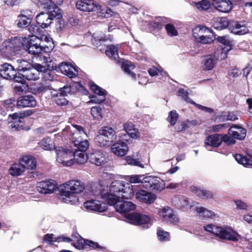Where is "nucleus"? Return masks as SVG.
Instances as JSON below:
<instances>
[{"instance_id":"obj_63","label":"nucleus","mask_w":252,"mask_h":252,"mask_svg":"<svg viewBox=\"0 0 252 252\" xmlns=\"http://www.w3.org/2000/svg\"><path fill=\"white\" fill-rule=\"evenodd\" d=\"M129 181L131 183H139L142 184L144 181L143 178L145 176L143 175H133L128 177Z\"/></svg>"},{"instance_id":"obj_38","label":"nucleus","mask_w":252,"mask_h":252,"mask_svg":"<svg viewBox=\"0 0 252 252\" xmlns=\"http://www.w3.org/2000/svg\"><path fill=\"white\" fill-rule=\"evenodd\" d=\"M121 67L124 72L129 75L133 79H136L135 73L131 71V70L135 68V66L131 62L126 61L123 62Z\"/></svg>"},{"instance_id":"obj_31","label":"nucleus","mask_w":252,"mask_h":252,"mask_svg":"<svg viewBox=\"0 0 252 252\" xmlns=\"http://www.w3.org/2000/svg\"><path fill=\"white\" fill-rule=\"evenodd\" d=\"M38 145L41 149L45 151L56 150L57 149L55 147L54 141L49 137H46L42 139L38 143Z\"/></svg>"},{"instance_id":"obj_44","label":"nucleus","mask_w":252,"mask_h":252,"mask_svg":"<svg viewBox=\"0 0 252 252\" xmlns=\"http://www.w3.org/2000/svg\"><path fill=\"white\" fill-rule=\"evenodd\" d=\"M125 187V184L120 181H114L112 182L110 186L109 191L117 194L122 192L123 188Z\"/></svg>"},{"instance_id":"obj_1","label":"nucleus","mask_w":252,"mask_h":252,"mask_svg":"<svg viewBox=\"0 0 252 252\" xmlns=\"http://www.w3.org/2000/svg\"><path fill=\"white\" fill-rule=\"evenodd\" d=\"M204 230L214 234L221 240H228L234 242L238 241V233L230 228H224L212 224L203 226Z\"/></svg>"},{"instance_id":"obj_16","label":"nucleus","mask_w":252,"mask_h":252,"mask_svg":"<svg viewBox=\"0 0 252 252\" xmlns=\"http://www.w3.org/2000/svg\"><path fill=\"white\" fill-rule=\"evenodd\" d=\"M228 134L234 139L239 140H244L247 134V131L245 128L238 125L232 124L228 130Z\"/></svg>"},{"instance_id":"obj_34","label":"nucleus","mask_w":252,"mask_h":252,"mask_svg":"<svg viewBox=\"0 0 252 252\" xmlns=\"http://www.w3.org/2000/svg\"><path fill=\"white\" fill-rule=\"evenodd\" d=\"M192 190L197 196L201 199H210L213 198V194L210 190L196 187H193Z\"/></svg>"},{"instance_id":"obj_52","label":"nucleus","mask_w":252,"mask_h":252,"mask_svg":"<svg viewBox=\"0 0 252 252\" xmlns=\"http://www.w3.org/2000/svg\"><path fill=\"white\" fill-rule=\"evenodd\" d=\"M196 211L200 216L204 218H210L214 215V212L202 207L196 208Z\"/></svg>"},{"instance_id":"obj_24","label":"nucleus","mask_w":252,"mask_h":252,"mask_svg":"<svg viewBox=\"0 0 252 252\" xmlns=\"http://www.w3.org/2000/svg\"><path fill=\"white\" fill-rule=\"evenodd\" d=\"M16 72V70L10 64L5 63L0 66V76L3 78L12 80V77L15 75Z\"/></svg>"},{"instance_id":"obj_23","label":"nucleus","mask_w":252,"mask_h":252,"mask_svg":"<svg viewBox=\"0 0 252 252\" xmlns=\"http://www.w3.org/2000/svg\"><path fill=\"white\" fill-rule=\"evenodd\" d=\"M205 146L218 148L221 144V134H213L207 136L204 140Z\"/></svg>"},{"instance_id":"obj_17","label":"nucleus","mask_w":252,"mask_h":252,"mask_svg":"<svg viewBox=\"0 0 252 252\" xmlns=\"http://www.w3.org/2000/svg\"><path fill=\"white\" fill-rule=\"evenodd\" d=\"M159 215L163 219L170 223L177 224L179 222V219L174 214L173 210L169 207H166L159 211Z\"/></svg>"},{"instance_id":"obj_49","label":"nucleus","mask_w":252,"mask_h":252,"mask_svg":"<svg viewBox=\"0 0 252 252\" xmlns=\"http://www.w3.org/2000/svg\"><path fill=\"white\" fill-rule=\"evenodd\" d=\"M17 63H18L17 69L20 73H22L24 70L30 67L32 65V63L23 59L17 60Z\"/></svg>"},{"instance_id":"obj_40","label":"nucleus","mask_w":252,"mask_h":252,"mask_svg":"<svg viewBox=\"0 0 252 252\" xmlns=\"http://www.w3.org/2000/svg\"><path fill=\"white\" fill-rule=\"evenodd\" d=\"M106 55L112 60L117 62L119 59L118 49L113 45H111L108 47V49L105 50Z\"/></svg>"},{"instance_id":"obj_7","label":"nucleus","mask_w":252,"mask_h":252,"mask_svg":"<svg viewBox=\"0 0 252 252\" xmlns=\"http://www.w3.org/2000/svg\"><path fill=\"white\" fill-rule=\"evenodd\" d=\"M212 33V31L204 26H197L192 30V34L194 38L200 43L209 44L213 42L215 38L210 36L203 35L205 32Z\"/></svg>"},{"instance_id":"obj_30","label":"nucleus","mask_w":252,"mask_h":252,"mask_svg":"<svg viewBox=\"0 0 252 252\" xmlns=\"http://www.w3.org/2000/svg\"><path fill=\"white\" fill-rule=\"evenodd\" d=\"M46 11L52 20L54 19H61L63 17L61 9L56 4H50L46 7Z\"/></svg>"},{"instance_id":"obj_13","label":"nucleus","mask_w":252,"mask_h":252,"mask_svg":"<svg viewBox=\"0 0 252 252\" xmlns=\"http://www.w3.org/2000/svg\"><path fill=\"white\" fill-rule=\"evenodd\" d=\"M126 218L131 223L140 225L149 223L151 220L150 218L146 215H142L137 213H131L127 215Z\"/></svg>"},{"instance_id":"obj_47","label":"nucleus","mask_w":252,"mask_h":252,"mask_svg":"<svg viewBox=\"0 0 252 252\" xmlns=\"http://www.w3.org/2000/svg\"><path fill=\"white\" fill-rule=\"evenodd\" d=\"M193 3L196 8L199 11L207 10L211 6L210 2L207 0H202Z\"/></svg>"},{"instance_id":"obj_20","label":"nucleus","mask_w":252,"mask_h":252,"mask_svg":"<svg viewBox=\"0 0 252 252\" xmlns=\"http://www.w3.org/2000/svg\"><path fill=\"white\" fill-rule=\"evenodd\" d=\"M212 4L217 10L223 13H228L233 8L230 0H213Z\"/></svg>"},{"instance_id":"obj_27","label":"nucleus","mask_w":252,"mask_h":252,"mask_svg":"<svg viewBox=\"0 0 252 252\" xmlns=\"http://www.w3.org/2000/svg\"><path fill=\"white\" fill-rule=\"evenodd\" d=\"M36 21L38 25L42 29H46L52 23V18L47 12H42L36 17Z\"/></svg>"},{"instance_id":"obj_59","label":"nucleus","mask_w":252,"mask_h":252,"mask_svg":"<svg viewBox=\"0 0 252 252\" xmlns=\"http://www.w3.org/2000/svg\"><path fill=\"white\" fill-rule=\"evenodd\" d=\"M174 202L175 205L180 209L185 208L188 205V201L184 197L175 198Z\"/></svg>"},{"instance_id":"obj_45","label":"nucleus","mask_w":252,"mask_h":252,"mask_svg":"<svg viewBox=\"0 0 252 252\" xmlns=\"http://www.w3.org/2000/svg\"><path fill=\"white\" fill-rule=\"evenodd\" d=\"M74 146L76 148L74 150L76 152H86L89 147V143L87 139H83L79 141L78 143H73Z\"/></svg>"},{"instance_id":"obj_48","label":"nucleus","mask_w":252,"mask_h":252,"mask_svg":"<svg viewBox=\"0 0 252 252\" xmlns=\"http://www.w3.org/2000/svg\"><path fill=\"white\" fill-rule=\"evenodd\" d=\"M91 113L94 119L100 121L102 119V109L100 106L93 107L91 109Z\"/></svg>"},{"instance_id":"obj_39","label":"nucleus","mask_w":252,"mask_h":252,"mask_svg":"<svg viewBox=\"0 0 252 252\" xmlns=\"http://www.w3.org/2000/svg\"><path fill=\"white\" fill-rule=\"evenodd\" d=\"M134 190L133 186L130 184H125V187L123 188L122 191V196L124 199H131L134 196Z\"/></svg>"},{"instance_id":"obj_11","label":"nucleus","mask_w":252,"mask_h":252,"mask_svg":"<svg viewBox=\"0 0 252 252\" xmlns=\"http://www.w3.org/2000/svg\"><path fill=\"white\" fill-rule=\"evenodd\" d=\"M32 18V12L31 10L21 11L16 21L17 27L21 29L28 28L31 24Z\"/></svg>"},{"instance_id":"obj_56","label":"nucleus","mask_w":252,"mask_h":252,"mask_svg":"<svg viewBox=\"0 0 252 252\" xmlns=\"http://www.w3.org/2000/svg\"><path fill=\"white\" fill-rule=\"evenodd\" d=\"M221 143L224 142L228 146H232L236 143V140L228 134H221Z\"/></svg>"},{"instance_id":"obj_8","label":"nucleus","mask_w":252,"mask_h":252,"mask_svg":"<svg viewBox=\"0 0 252 252\" xmlns=\"http://www.w3.org/2000/svg\"><path fill=\"white\" fill-rule=\"evenodd\" d=\"M38 42H40L36 36H31L30 38L26 39L24 41L23 47L24 50L29 53L39 56L41 54V45Z\"/></svg>"},{"instance_id":"obj_14","label":"nucleus","mask_w":252,"mask_h":252,"mask_svg":"<svg viewBox=\"0 0 252 252\" xmlns=\"http://www.w3.org/2000/svg\"><path fill=\"white\" fill-rule=\"evenodd\" d=\"M35 97L32 95H25L20 96L17 100L16 107H34L36 105Z\"/></svg>"},{"instance_id":"obj_12","label":"nucleus","mask_w":252,"mask_h":252,"mask_svg":"<svg viewBox=\"0 0 252 252\" xmlns=\"http://www.w3.org/2000/svg\"><path fill=\"white\" fill-rule=\"evenodd\" d=\"M77 9L84 12H93L99 10L100 7L94 0H79L76 3Z\"/></svg>"},{"instance_id":"obj_6","label":"nucleus","mask_w":252,"mask_h":252,"mask_svg":"<svg viewBox=\"0 0 252 252\" xmlns=\"http://www.w3.org/2000/svg\"><path fill=\"white\" fill-rule=\"evenodd\" d=\"M57 154V160L66 166L70 165L73 163L74 151L71 147L64 148L59 147L56 149Z\"/></svg>"},{"instance_id":"obj_25","label":"nucleus","mask_w":252,"mask_h":252,"mask_svg":"<svg viewBox=\"0 0 252 252\" xmlns=\"http://www.w3.org/2000/svg\"><path fill=\"white\" fill-rule=\"evenodd\" d=\"M217 59L214 55L205 56L202 62L201 67L204 71L212 70L217 63Z\"/></svg>"},{"instance_id":"obj_2","label":"nucleus","mask_w":252,"mask_h":252,"mask_svg":"<svg viewBox=\"0 0 252 252\" xmlns=\"http://www.w3.org/2000/svg\"><path fill=\"white\" fill-rule=\"evenodd\" d=\"M36 58L37 59L41 62V63H34L32 65L38 73V75L40 72H43L44 77L46 80H53L54 76L51 75V72L53 70L57 69V66L53 65V63L50 57L43 55H39L37 56Z\"/></svg>"},{"instance_id":"obj_5","label":"nucleus","mask_w":252,"mask_h":252,"mask_svg":"<svg viewBox=\"0 0 252 252\" xmlns=\"http://www.w3.org/2000/svg\"><path fill=\"white\" fill-rule=\"evenodd\" d=\"M143 187L155 192L161 191L165 188V184L162 180L157 176H149L143 178Z\"/></svg>"},{"instance_id":"obj_51","label":"nucleus","mask_w":252,"mask_h":252,"mask_svg":"<svg viewBox=\"0 0 252 252\" xmlns=\"http://www.w3.org/2000/svg\"><path fill=\"white\" fill-rule=\"evenodd\" d=\"M179 118V114L177 113L176 110H172L169 112L168 116L166 120L169 122L171 126H174Z\"/></svg>"},{"instance_id":"obj_41","label":"nucleus","mask_w":252,"mask_h":252,"mask_svg":"<svg viewBox=\"0 0 252 252\" xmlns=\"http://www.w3.org/2000/svg\"><path fill=\"white\" fill-rule=\"evenodd\" d=\"M89 158V155L86 152L74 151L73 159L79 164L85 163Z\"/></svg>"},{"instance_id":"obj_54","label":"nucleus","mask_w":252,"mask_h":252,"mask_svg":"<svg viewBox=\"0 0 252 252\" xmlns=\"http://www.w3.org/2000/svg\"><path fill=\"white\" fill-rule=\"evenodd\" d=\"M90 89L94 94H97L98 95L105 96L106 95V91L105 90L102 89L101 88H100L95 84H92L90 85Z\"/></svg>"},{"instance_id":"obj_57","label":"nucleus","mask_w":252,"mask_h":252,"mask_svg":"<svg viewBox=\"0 0 252 252\" xmlns=\"http://www.w3.org/2000/svg\"><path fill=\"white\" fill-rule=\"evenodd\" d=\"M87 250L89 249H98L102 251L106 250V248L100 246L97 243L92 240H88L87 242Z\"/></svg>"},{"instance_id":"obj_55","label":"nucleus","mask_w":252,"mask_h":252,"mask_svg":"<svg viewBox=\"0 0 252 252\" xmlns=\"http://www.w3.org/2000/svg\"><path fill=\"white\" fill-rule=\"evenodd\" d=\"M133 156H127L125 158L128 164L143 167V165L141 163L139 158H134Z\"/></svg>"},{"instance_id":"obj_32","label":"nucleus","mask_w":252,"mask_h":252,"mask_svg":"<svg viewBox=\"0 0 252 252\" xmlns=\"http://www.w3.org/2000/svg\"><path fill=\"white\" fill-rule=\"evenodd\" d=\"M66 96L58 92L55 94H52L51 99L57 105L60 106H66L69 103V101L66 98Z\"/></svg>"},{"instance_id":"obj_43","label":"nucleus","mask_w":252,"mask_h":252,"mask_svg":"<svg viewBox=\"0 0 252 252\" xmlns=\"http://www.w3.org/2000/svg\"><path fill=\"white\" fill-rule=\"evenodd\" d=\"M236 160L244 166L248 167L252 166V159L241 154H236L235 156Z\"/></svg>"},{"instance_id":"obj_22","label":"nucleus","mask_w":252,"mask_h":252,"mask_svg":"<svg viewBox=\"0 0 252 252\" xmlns=\"http://www.w3.org/2000/svg\"><path fill=\"white\" fill-rule=\"evenodd\" d=\"M57 188V185L52 180L40 182L37 186L38 191L43 194L52 193Z\"/></svg>"},{"instance_id":"obj_4","label":"nucleus","mask_w":252,"mask_h":252,"mask_svg":"<svg viewBox=\"0 0 252 252\" xmlns=\"http://www.w3.org/2000/svg\"><path fill=\"white\" fill-rule=\"evenodd\" d=\"M65 188L69 190H63L61 191V196L66 197V201L71 202V197L73 196L74 194H77L82 192L85 188L84 184L80 181L70 180L66 183Z\"/></svg>"},{"instance_id":"obj_15","label":"nucleus","mask_w":252,"mask_h":252,"mask_svg":"<svg viewBox=\"0 0 252 252\" xmlns=\"http://www.w3.org/2000/svg\"><path fill=\"white\" fill-rule=\"evenodd\" d=\"M84 206L88 210L98 212H104L108 209L106 203L96 200L86 201Z\"/></svg>"},{"instance_id":"obj_26","label":"nucleus","mask_w":252,"mask_h":252,"mask_svg":"<svg viewBox=\"0 0 252 252\" xmlns=\"http://www.w3.org/2000/svg\"><path fill=\"white\" fill-rule=\"evenodd\" d=\"M136 205L130 201L120 200L115 206L116 210L121 214H125L135 209Z\"/></svg>"},{"instance_id":"obj_58","label":"nucleus","mask_w":252,"mask_h":252,"mask_svg":"<svg viewBox=\"0 0 252 252\" xmlns=\"http://www.w3.org/2000/svg\"><path fill=\"white\" fill-rule=\"evenodd\" d=\"M216 39L219 43L222 44L226 47H228L229 48L228 49V50H229L231 49L232 43L228 38V36L226 35L218 36Z\"/></svg>"},{"instance_id":"obj_10","label":"nucleus","mask_w":252,"mask_h":252,"mask_svg":"<svg viewBox=\"0 0 252 252\" xmlns=\"http://www.w3.org/2000/svg\"><path fill=\"white\" fill-rule=\"evenodd\" d=\"M11 125L9 127L12 131L28 130L29 126L26 124L24 118L19 117L16 113L11 115Z\"/></svg>"},{"instance_id":"obj_29","label":"nucleus","mask_w":252,"mask_h":252,"mask_svg":"<svg viewBox=\"0 0 252 252\" xmlns=\"http://www.w3.org/2000/svg\"><path fill=\"white\" fill-rule=\"evenodd\" d=\"M25 79L28 80H37L39 77L38 73L34 68L33 65L26 70H24L22 73H19Z\"/></svg>"},{"instance_id":"obj_19","label":"nucleus","mask_w":252,"mask_h":252,"mask_svg":"<svg viewBox=\"0 0 252 252\" xmlns=\"http://www.w3.org/2000/svg\"><path fill=\"white\" fill-rule=\"evenodd\" d=\"M21 166L29 170H34L36 168V159L32 156L27 155L22 156L19 160Z\"/></svg>"},{"instance_id":"obj_28","label":"nucleus","mask_w":252,"mask_h":252,"mask_svg":"<svg viewBox=\"0 0 252 252\" xmlns=\"http://www.w3.org/2000/svg\"><path fill=\"white\" fill-rule=\"evenodd\" d=\"M75 129L71 133V138L73 143H78V141L84 139L87 136L84 128L81 126L72 125Z\"/></svg>"},{"instance_id":"obj_3","label":"nucleus","mask_w":252,"mask_h":252,"mask_svg":"<svg viewBox=\"0 0 252 252\" xmlns=\"http://www.w3.org/2000/svg\"><path fill=\"white\" fill-rule=\"evenodd\" d=\"M115 130L111 127L104 126L98 131V134L95 137V140L100 147H108L116 139Z\"/></svg>"},{"instance_id":"obj_42","label":"nucleus","mask_w":252,"mask_h":252,"mask_svg":"<svg viewBox=\"0 0 252 252\" xmlns=\"http://www.w3.org/2000/svg\"><path fill=\"white\" fill-rule=\"evenodd\" d=\"M76 242L73 243V246L78 250H87V242L88 240L85 239L81 236L77 234V236H74Z\"/></svg>"},{"instance_id":"obj_18","label":"nucleus","mask_w":252,"mask_h":252,"mask_svg":"<svg viewBox=\"0 0 252 252\" xmlns=\"http://www.w3.org/2000/svg\"><path fill=\"white\" fill-rule=\"evenodd\" d=\"M135 195L136 198L140 202L149 204L154 202L157 198L156 194L143 189L136 192Z\"/></svg>"},{"instance_id":"obj_36","label":"nucleus","mask_w":252,"mask_h":252,"mask_svg":"<svg viewBox=\"0 0 252 252\" xmlns=\"http://www.w3.org/2000/svg\"><path fill=\"white\" fill-rule=\"evenodd\" d=\"M231 32L235 34L243 35L248 32L247 27L241 25L238 22L232 21L231 25Z\"/></svg>"},{"instance_id":"obj_62","label":"nucleus","mask_w":252,"mask_h":252,"mask_svg":"<svg viewBox=\"0 0 252 252\" xmlns=\"http://www.w3.org/2000/svg\"><path fill=\"white\" fill-rule=\"evenodd\" d=\"M48 89V87L42 83H37L34 85L33 90L36 94L45 92Z\"/></svg>"},{"instance_id":"obj_64","label":"nucleus","mask_w":252,"mask_h":252,"mask_svg":"<svg viewBox=\"0 0 252 252\" xmlns=\"http://www.w3.org/2000/svg\"><path fill=\"white\" fill-rule=\"evenodd\" d=\"M28 87V86L26 83H23L19 85L15 86L14 91L16 94L21 95L24 92L26 91Z\"/></svg>"},{"instance_id":"obj_35","label":"nucleus","mask_w":252,"mask_h":252,"mask_svg":"<svg viewBox=\"0 0 252 252\" xmlns=\"http://www.w3.org/2000/svg\"><path fill=\"white\" fill-rule=\"evenodd\" d=\"M88 159L92 163L97 166H100L103 162L104 158L102 156V154L100 152L95 151L91 153L89 155Z\"/></svg>"},{"instance_id":"obj_46","label":"nucleus","mask_w":252,"mask_h":252,"mask_svg":"<svg viewBox=\"0 0 252 252\" xmlns=\"http://www.w3.org/2000/svg\"><path fill=\"white\" fill-rule=\"evenodd\" d=\"M20 164H18L14 163L9 169V174L13 177H17L20 176L22 173L24 172V168H21Z\"/></svg>"},{"instance_id":"obj_60","label":"nucleus","mask_w":252,"mask_h":252,"mask_svg":"<svg viewBox=\"0 0 252 252\" xmlns=\"http://www.w3.org/2000/svg\"><path fill=\"white\" fill-rule=\"evenodd\" d=\"M165 29L168 35L170 36L178 35V32L173 25L171 24H167L165 25Z\"/></svg>"},{"instance_id":"obj_61","label":"nucleus","mask_w":252,"mask_h":252,"mask_svg":"<svg viewBox=\"0 0 252 252\" xmlns=\"http://www.w3.org/2000/svg\"><path fill=\"white\" fill-rule=\"evenodd\" d=\"M157 236L160 241H168L170 240V233L163 230H158Z\"/></svg>"},{"instance_id":"obj_9","label":"nucleus","mask_w":252,"mask_h":252,"mask_svg":"<svg viewBox=\"0 0 252 252\" xmlns=\"http://www.w3.org/2000/svg\"><path fill=\"white\" fill-rule=\"evenodd\" d=\"M59 91L66 96L68 94H74L77 92L85 95H87L88 93V91L79 82H75L72 85L64 86L63 88H60Z\"/></svg>"},{"instance_id":"obj_21","label":"nucleus","mask_w":252,"mask_h":252,"mask_svg":"<svg viewBox=\"0 0 252 252\" xmlns=\"http://www.w3.org/2000/svg\"><path fill=\"white\" fill-rule=\"evenodd\" d=\"M111 149L112 152L118 157L125 156L128 151L127 144L121 140L114 143L112 145Z\"/></svg>"},{"instance_id":"obj_53","label":"nucleus","mask_w":252,"mask_h":252,"mask_svg":"<svg viewBox=\"0 0 252 252\" xmlns=\"http://www.w3.org/2000/svg\"><path fill=\"white\" fill-rule=\"evenodd\" d=\"M179 95L187 103L193 105H196V103L189 97V93L184 89L180 88L178 91Z\"/></svg>"},{"instance_id":"obj_37","label":"nucleus","mask_w":252,"mask_h":252,"mask_svg":"<svg viewBox=\"0 0 252 252\" xmlns=\"http://www.w3.org/2000/svg\"><path fill=\"white\" fill-rule=\"evenodd\" d=\"M232 21H230L226 17H221L217 20L214 24V27L218 30H222L229 28L231 30V25Z\"/></svg>"},{"instance_id":"obj_33","label":"nucleus","mask_w":252,"mask_h":252,"mask_svg":"<svg viewBox=\"0 0 252 252\" xmlns=\"http://www.w3.org/2000/svg\"><path fill=\"white\" fill-rule=\"evenodd\" d=\"M102 199L105 200L108 204L114 206L115 207L117 205L118 201H120V196L110 191L104 193L102 195Z\"/></svg>"},{"instance_id":"obj_50","label":"nucleus","mask_w":252,"mask_h":252,"mask_svg":"<svg viewBox=\"0 0 252 252\" xmlns=\"http://www.w3.org/2000/svg\"><path fill=\"white\" fill-rule=\"evenodd\" d=\"M17 100L15 98H10L3 101L4 107L7 111H13L16 107Z\"/></svg>"}]
</instances>
